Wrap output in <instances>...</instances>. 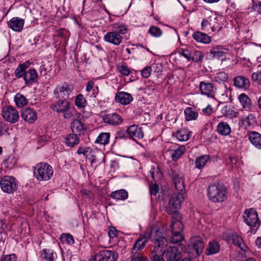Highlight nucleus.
Returning a JSON list of instances; mask_svg holds the SVG:
<instances>
[{
    "instance_id": "1",
    "label": "nucleus",
    "mask_w": 261,
    "mask_h": 261,
    "mask_svg": "<svg viewBox=\"0 0 261 261\" xmlns=\"http://www.w3.org/2000/svg\"><path fill=\"white\" fill-rule=\"evenodd\" d=\"M160 232L159 228L154 227L150 232L151 241L154 244V248L150 254L151 261H165L163 259L164 254L165 255L164 249L167 245V240L166 236L158 233Z\"/></svg>"
},
{
    "instance_id": "2",
    "label": "nucleus",
    "mask_w": 261,
    "mask_h": 261,
    "mask_svg": "<svg viewBox=\"0 0 261 261\" xmlns=\"http://www.w3.org/2000/svg\"><path fill=\"white\" fill-rule=\"evenodd\" d=\"M77 153L83 154L90 162L91 166L95 168L105 161L103 153L96 148L80 146L77 150Z\"/></svg>"
},
{
    "instance_id": "3",
    "label": "nucleus",
    "mask_w": 261,
    "mask_h": 261,
    "mask_svg": "<svg viewBox=\"0 0 261 261\" xmlns=\"http://www.w3.org/2000/svg\"><path fill=\"white\" fill-rule=\"evenodd\" d=\"M207 196L210 200L213 202H222L227 198L226 188L219 184H212L208 187Z\"/></svg>"
},
{
    "instance_id": "4",
    "label": "nucleus",
    "mask_w": 261,
    "mask_h": 261,
    "mask_svg": "<svg viewBox=\"0 0 261 261\" xmlns=\"http://www.w3.org/2000/svg\"><path fill=\"white\" fill-rule=\"evenodd\" d=\"M154 227H158L159 228L160 232H158V234L161 233V234L166 236L167 225L162 224L161 222H157L155 225H152L150 227L148 232L144 234H140L139 238L138 239L132 248L133 254H137L138 250L144 248L148 239L151 240L150 232L151 229Z\"/></svg>"
},
{
    "instance_id": "5",
    "label": "nucleus",
    "mask_w": 261,
    "mask_h": 261,
    "mask_svg": "<svg viewBox=\"0 0 261 261\" xmlns=\"http://www.w3.org/2000/svg\"><path fill=\"white\" fill-rule=\"evenodd\" d=\"M53 173V168L46 163L37 164L34 170V175L39 181L49 180L52 177Z\"/></svg>"
},
{
    "instance_id": "6",
    "label": "nucleus",
    "mask_w": 261,
    "mask_h": 261,
    "mask_svg": "<svg viewBox=\"0 0 261 261\" xmlns=\"http://www.w3.org/2000/svg\"><path fill=\"white\" fill-rule=\"evenodd\" d=\"M18 184L16 178L12 176H4L0 180L2 190L8 194L14 193L18 189Z\"/></svg>"
},
{
    "instance_id": "7",
    "label": "nucleus",
    "mask_w": 261,
    "mask_h": 261,
    "mask_svg": "<svg viewBox=\"0 0 261 261\" xmlns=\"http://www.w3.org/2000/svg\"><path fill=\"white\" fill-rule=\"evenodd\" d=\"M70 106V102L66 99H59L51 106V108L57 113H62L65 119H70L73 116Z\"/></svg>"
},
{
    "instance_id": "8",
    "label": "nucleus",
    "mask_w": 261,
    "mask_h": 261,
    "mask_svg": "<svg viewBox=\"0 0 261 261\" xmlns=\"http://www.w3.org/2000/svg\"><path fill=\"white\" fill-rule=\"evenodd\" d=\"M246 223L249 226L251 232L255 233L260 225L257 212L253 208H250L247 212L246 211Z\"/></svg>"
},
{
    "instance_id": "9",
    "label": "nucleus",
    "mask_w": 261,
    "mask_h": 261,
    "mask_svg": "<svg viewBox=\"0 0 261 261\" xmlns=\"http://www.w3.org/2000/svg\"><path fill=\"white\" fill-rule=\"evenodd\" d=\"M184 196L181 193H174L170 198L167 212L168 214L175 213L180 207L181 203L184 201Z\"/></svg>"
},
{
    "instance_id": "10",
    "label": "nucleus",
    "mask_w": 261,
    "mask_h": 261,
    "mask_svg": "<svg viewBox=\"0 0 261 261\" xmlns=\"http://www.w3.org/2000/svg\"><path fill=\"white\" fill-rule=\"evenodd\" d=\"M2 115L4 120L11 123L17 122L19 118L18 112L11 106L4 107L2 111Z\"/></svg>"
},
{
    "instance_id": "11",
    "label": "nucleus",
    "mask_w": 261,
    "mask_h": 261,
    "mask_svg": "<svg viewBox=\"0 0 261 261\" xmlns=\"http://www.w3.org/2000/svg\"><path fill=\"white\" fill-rule=\"evenodd\" d=\"M72 91V88L67 84H62L56 87L54 90L55 97L59 99H66Z\"/></svg>"
},
{
    "instance_id": "12",
    "label": "nucleus",
    "mask_w": 261,
    "mask_h": 261,
    "mask_svg": "<svg viewBox=\"0 0 261 261\" xmlns=\"http://www.w3.org/2000/svg\"><path fill=\"white\" fill-rule=\"evenodd\" d=\"M199 88L201 95L209 98L215 97L217 88L213 84L202 81L199 84Z\"/></svg>"
},
{
    "instance_id": "13",
    "label": "nucleus",
    "mask_w": 261,
    "mask_h": 261,
    "mask_svg": "<svg viewBox=\"0 0 261 261\" xmlns=\"http://www.w3.org/2000/svg\"><path fill=\"white\" fill-rule=\"evenodd\" d=\"M185 151L186 147L185 146L176 144L171 145L167 150V152L173 161H177Z\"/></svg>"
},
{
    "instance_id": "14",
    "label": "nucleus",
    "mask_w": 261,
    "mask_h": 261,
    "mask_svg": "<svg viewBox=\"0 0 261 261\" xmlns=\"http://www.w3.org/2000/svg\"><path fill=\"white\" fill-rule=\"evenodd\" d=\"M165 257L167 261H192L189 258H180V254L177 248L175 247H169L165 251Z\"/></svg>"
},
{
    "instance_id": "15",
    "label": "nucleus",
    "mask_w": 261,
    "mask_h": 261,
    "mask_svg": "<svg viewBox=\"0 0 261 261\" xmlns=\"http://www.w3.org/2000/svg\"><path fill=\"white\" fill-rule=\"evenodd\" d=\"M117 254L109 250H103L97 253L95 256V261H115Z\"/></svg>"
},
{
    "instance_id": "16",
    "label": "nucleus",
    "mask_w": 261,
    "mask_h": 261,
    "mask_svg": "<svg viewBox=\"0 0 261 261\" xmlns=\"http://www.w3.org/2000/svg\"><path fill=\"white\" fill-rule=\"evenodd\" d=\"M102 118L104 123L113 126L119 125L123 122L122 117L116 113L105 114Z\"/></svg>"
},
{
    "instance_id": "17",
    "label": "nucleus",
    "mask_w": 261,
    "mask_h": 261,
    "mask_svg": "<svg viewBox=\"0 0 261 261\" xmlns=\"http://www.w3.org/2000/svg\"><path fill=\"white\" fill-rule=\"evenodd\" d=\"M126 134L130 139L136 142L142 139L144 136L142 128L136 125L129 126L126 129Z\"/></svg>"
},
{
    "instance_id": "18",
    "label": "nucleus",
    "mask_w": 261,
    "mask_h": 261,
    "mask_svg": "<svg viewBox=\"0 0 261 261\" xmlns=\"http://www.w3.org/2000/svg\"><path fill=\"white\" fill-rule=\"evenodd\" d=\"M223 239L228 242L232 241L233 244L238 246L242 250H244L245 243L243 239L235 233L225 232L222 236Z\"/></svg>"
},
{
    "instance_id": "19",
    "label": "nucleus",
    "mask_w": 261,
    "mask_h": 261,
    "mask_svg": "<svg viewBox=\"0 0 261 261\" xmlns=\"http://www.w3.org/2000/svg\"><path fill=\"white\" fill-rule=\"evenodd\" d=\"M122 36L114 30L107 32L103 36V40L105 42L114 45H119L122 42Z\"/></svg>"
},
{
    "instance_id": "20",
    "label": "nucleus",
    "mask_w": 261,
    "mask_h": 261,
    "mask_svg": "<svg viewBox=\"0 0 261 261\" xmlns=\"http://www.w3.org/2000/svg\"><path fill=\"white\" fill-rule=\"evenodd\" d=\"M21 116L25 121L29 123H34L37 119L36 111L33 108L29 107L22 109Z\"/></svg>"
},
{
    "instance_id": "21",
    "label": "nucleus",
    "mask_w": 261,
    "mask_h": 261,
    "mask_svg": "<svg viewBox=\"0 0 261 261\" xmlns=\"http://www.w3.org/2000/svg\"><path fill=\"white\" fill-rule=\"evenodd\" d=\"M190 243L196 251V256H199L202 253L204 247L203 239L199 236H195L191 239Z\"/></svg>"
},
{
    "instance_id": "22",
    "label": "nucleus",
    "mask_w": 261,
    "mask_h": 261,
    "mask_svg": "<svg viewBox=\"0 0 261 261\" xmlns=\"http://www.w3.org/2000/svg\"><path fill=\"white\" fill-rule=\"evenodd\" d=\"M24 24V20L18 17L12 18L7 21L8 27L13 31L17 32H21Z\"/></svg>"
},
{
    "instance_id": "23",
    "label": "nucleus",
    "mask_w": 261,
    "mask_h": 261,
    "mask_svg": "<svg viewBox=\"0 0 261 261\" xmlns=\"http://www.w3.org/2000/svg\"><path fill=\"white\" fill-rule=\"evenodd\" d=\"M115 100L123 105H128L133 101V98L130 94L125 92H118L115 97Z\"/></svg>"
},
{
    "instance_id": "24",
    "label": "nucleus",
    "mask_w": 261,
    "mask_h": 261,
    "mask_svg": "<svg viewBox=\"0 0 261 261\" xmlns=\"http://www.w3.org/2000/svg\"><path fill=\"white\" fill-rule=\"evenodd\" d=\"M37 71L33 68H30L24 73L23 80L26 85H31L35 83L38 79Z\"/></svg>"
},
{
    "instance_id": "25",
    "label": "nucleus",
    "mask_w": 261,
    "mask_h": 261,
    "mask_svg": "<svg viewBox=\"0 0 261 261\" xmlns=\"http://www.w3.org/2000/svg\"><path fill=\"white\" fill-rule=\"evenodd\" d=\"M248 139L250 143L255 147L261 149V134L255 131L248 133Z\"/></svg>"
},
{
    "instance_id": "26",
    "label": "nucleus",
    "mask_w": 261,
    "mask_h": 261,
    "mask_svg": "<svg viewBox=\"0 0 261 261\" xmlns=\"http://www.w3.org/2000/svg\"><path fill=\"white\" fill-rule=\"evenodd\" d=\"M211 54L215 58L224 60L226 58L228 54V49L221 46H217L212 48L210 51Z\"/></svg>"
},
{
    "instance_id": "27",
    "label": "nucleus",
    "mask_w": 261,
    "mask_h": 261,
    "mask_svg": "<svg viewBox=\"0 0 261 261\" xmlns=\"http://www.w3.org/2000/svg\"><path fill=\"white\" fill-rule=\"evenodd\" d=\"M71 128L74 134L80 135L84 134L86 130V125L77 119H75L71 122Z\"/></svg>"
},
{
    "instance_id": "28",
    "label": "nucleus",
    "mask_w": 261,
    "mask_h": 261,
    "mask_svg": "<svg viewBox=\"0 0 261 261\" xmlns=\"http://www.w3.org/2000/svg\"><path fill=\"white\" fill-rule=\"evenodd\" d=\"M210 156L207 154H204L198 156L195 161V166L196 168L199 170H202L206 163L210 161Z\"/></svg>"
},
{
    "instance_id": "29",
    "label": "nucleus",
    "mask_w": 261,
    "mask_h": 261,
    "mask_svg": "<svg viewBox=\"0 0 261 261\" xmlns=\"http://www.w3.org/2000/svg\"><path fill=\"white\" fill-rule=\"evenodd\" d=\"M216 130L221 135L226 136L229 135L231 133L230 125L226 122L222 121L218 123Z\"/></svg>"
},
{
    "instance_id": "30",
    "label": "nucleus",
    "mask_w": 261,
    "mask_h": 261,
    "mask_svg": "<svg viewBox=\"0 0 261 261\" xmlns=\"http://www.w3.org/2000/svg\"><path fill=\"white\" fill-rule=\"evenodd\" d=\"M220 250V245L216 241H210L206 250V254L211 255L218 253Z\"/></svg>"
},
{
    "instance_id": "31",
    "label": "nucleus",
    "mask_w": 261,
    "mask_h": 261,
    "mask_svg": "<svg viewBox=\"0 0 261 261\" xmlns=\"http://www.w3.org/2000/svg\"><path fill=\"white\" fill-rule=\"evenodd\" d=\"M192 132L187 129L178 130L174 135L178 140L181 142L188 140L191 136Z\"/></svg>"
},
{
    "instance_id": "32",
    "label": "nucleus",
    "mask_w": 261,
    "mask_h": 261,
    "mask_svg": "<svg viewBox=\"0 0 261 261\" xmlns=\"http://www.w3.org/2000/svg\"><path fill=\"white\" fill-rule=\"evenodd\" d=\"M192 36L196 41L199 42L208 44L211 42V38L209 36L199 31L194 33Z\"/></svg>"
},
{
    "instance_id": "33",
    "label": "nucleus",
    "mask_w": 261,
    "mask_h": 261,
    "mask_svg": "<svg viewBox=\"0 0 261 261\" xmlns=\"http://www.w3.org/2000/svg\"><path fill=\"white\" fill-rule=\"evenodd\" d=\"M41 256L45 261H54L57 258V254L52 249H44Z\"/></svg>"
},
{
    "instance_id": "34",
    "label": "nucleus",
    "mask_w": 261,
    "mask_h": 261,
    "mask_svg": "<svg viewBox=\"0 0 261 261\" xmlns=\"http://www.w3.org/2000/svg\"><path fill=\"white\" fill-rule=\"evenodd\" d=\"M80 142V138L75 134L68 135L65 138V144L67 146L72 147L77 145Z\"/></svg>"
},
{
    "instance_id": "35",
    "label": "nucleus",
    "mask_w": 261,
    "mask_h": 261,
    "mask_svg": "<svg viewBox=\"0 0 261 261\" xmlns=\"http://www.w3.org/2000/svg\"><path fill=\"white\" fill-rule=\"evenodd\" d=\"M184 114L187 121L194 120L198 116L197 111L191 107L186 108L184 111Z\"/></svg>"
},
{
    "instance_id": "36",
    "label": "nucleus",
    "mask_w": 261,
    "mask_h": 261,
    "mask_svg": "<svg viewBox=\"0 0 261 261\" xmlns=\"http://www.w3.org/2000/svg\"><path fill=\"white\" fill-rule=\"evenodd\" d=\"M111 197L117 200H124L128 198V193L125 190L121 189L113 192Z\"/></svg>"
},
{
    "instance_id": "37",
    "label": "nucleus",
    "mask_w": 261,
    "mask_h": 261,
    "mask_svg": "<svg viewBox=\"0 0 261 261\" xmlns=\"http://www.w3.org/2000/svg\"><path fill=\"white\" fill-rule=\"evenodd\" d=\"M17 162V159L14 155H12L4 161L3 166L8 170H11L16 166Z\"/></svg>"
},
{
    "instance_id": "38",
    "label": "nucleus",
    "mask_w": 261,
    "mask_h": 261,
    "mask_svg": "<svg viewBox=\"0 0 261 261\" xmlns=\"http://www.w3.org/2000/svg\"><path fill=\"white\" fill-rule=\"evenodd\" d=\"M16 105L19 107H22L28 103V100L27 98L20 93H17L14 98Z\"/></svg>"
},
{
    "instance_id": "39",
    "label": "nucleus",
    "mask_w": 261,
    "mask_h": 261,
    "mask_svg": "<svg viewBox=\"0 0 261 261\" xmlns=\"http://www.w3.org/2000/svg\"><path fill=\"white\" fill-rule=\"evenodd\" d=\"M174 183L175 188L178 191H179L178 193H181L183 194L185 187L182 177L181 176L177 177H174Z\"/></svg>"
},
{
    "instance_id": "40",
    "label": "nucleus",
    "mask_w": 261,
    "mask_h": 261,
    "mask_svg": "<svg viewBox=\"0 0 261 261\" xmlns=\"http://www.w3.org/2000/svg\"><path fill=\"white\" fill-rule=\"evenodd\" d=\"M110 134L108 133H101L97 137L95 141V143L105 145L109 143Z\"/></svg>"
},
{
    "instance_id": "41",
    "label": "nucleus",
    "mask_w": 261,
    "mask_h": 261,
    "mask_svg": "<svg viewBox=\"0 0 261 261\" xmlns=\"http://www.w3.org/2000/svg\"><path fill=\"white\" fill-rule=\"evenodd\" d=\"M112 30L120 34V35L125 34L127 31L126 26L122 23H115L112 25Z\"/></svg>"
},
{
    "instance_id": "42",
    "label": "nucleus",
    "mask_w": 261,
    "mask_h": 261,
    "mask_svg": "<svg viewBox=\"0 0 261 261\" xmlns=\"http://www.w3.org/2000/svg\"><path fill=\"white\" fill-rule=\"evenodd\" d=\"M171 228L172 231L180 232L184 229V225L180 221L173 219L171 220Z\"/></svg>"
},
{
    "instance_id": "43",
    "label": "nucleus",
    "mask_w": 261,
    "mask_h": 261,
    "mask_svg": "<svg viewBox=\"0 0 261 261\" xmlns=\"http://www.w3.org/2000/svg\"><path fill=\"white\" fill-rule=\"evenodd\" d=\"M87 101L82 94H79L75 99V105L77 108H84L86 107Z\"/></svg>"
},
{
    "instance_id": "44",
    "label": "nucleus",
    "mask_w": 261,
    "mask_h": 261,
    "mask_svg": "<svg viewBox=\"0 0 261 261\" xmlns=\"http://www.w3.org/2000/svg\"><path fill=\"white\" fill-rule=\"evenodd\" d=\"M60 239L63 243H65L69 245H73L74 243V240L73 236L69 233H63Z\"/></svg>"
},
{
    "instance_id": "45",
    "label": "nucleus",
    "mask_w": 261,
    "mask_h": 261,
    "mask_svg": "<svg viewBox=\"0 0 261 261\" xmlns=\"http://www.w3.org/2000/svg\"><path fill=\"white\" fill-rule=\"evenodd\" d=\"M227 75L224 72H219L214 75L213 80L216 82L221 83L227 79Z\"/></svg>"
},
{
    "instance_id": "46",
    "label": "nucleus",
    "mask_w": 261,
    "mask_h": 261,
    "mask_svg": "<svg viewBox=\"0 0 261 261\" xmlns=\"http://www.w3.org/2000/svg\"><path fill=\"white\" fill-rule=\"evenodd\" d=\"M246 1L248 5V10L251 9L250 12L253 10L257 11L258 14H261V3L258 5H254L253 0H246Z\"/></svg>"
},
{
    "instance_id": "47",
    "label": "nucleus",
    "mask_w": 261,
    "mask_h": 261,
    "mask_svg": "<svg viewBox=\"0 0 261 261\" xmlns=\"http://www.w3.org/2000/svg\"><path fill=\"white\" fill-rule=\"evenodd\" d=\"M246 121L247 123L248 127L253 128L255 126H257V118L255 116L251 114L246 118Z\"/></svg>"
},
{
    "instance_id": "48",
    "label": "nucleus",
    "mask_w": 261,
    "mask_h": 261,
    "mask_svg": "<svg viewBox=\"0 0 261 261\" xmlns=\"http://www.w3.org/2000/svg\"><path fill=\"white\" fill-rule=\"evenodd\" d=\"M183 239V236L178 231H172L170 237V242L173 244H176L180 242Z\"/></svg>"
},
{
    "instance_id": "49",
    "label": "nucleus",
    "mask_w": 261,
    "mask_h": 261,
    "mask_svg": "<svg viewBox=\"0 0 261 261\" xmlns=\"http://www.w3.org/2000/svg\"><path fill=\"white\" fill-rule=\"evenodd\" d=\"M191 60L197 62L201 61L203 58V56L201 51L199 50H196L195 49H191Z\"/></svg>"
},
{
    "instance_id": "50",
    "label": "nucleus",
    "mask_w": 261,
    "mask_h": 261,
    "mask_svg": "<svg viewBox=\"0 0 261 261\" xmlns=\"http://www.w3.org/2000/svg\"><path fill=\"white\" fill-rule=\"evenodd\" d=\"M94 83L92 81L89 82L86 86V91L90 92L92 90V96H93L94 97H95L98 93V87H96L95 88H94Z\"/></svg>"
},
{
    "instance_id": "51",
    "label": "nucleus",
    "mask_w": 261,
    "mask_h": 261,
    "mask_svg": "<svg viewBox=\"0 0 261 261\" xmlns=\"http://www.w3.org/2000/svg\"><path fill=\"white\" fill-rule=\"evenodd\" d=\"M234 85L238 88H242L245 86V78L242 76H238L233 80Z\"/></svg>"
},
{
    "instance_id": "52",
    "label": "nucleus",
    "mask_w": 261,
    "mask_h": 261,
    "mask_svg": "<svg viewBox=\"0 0 261 261\" xmlns=\"http://www.w3.org/2000/svg\"><path fill=\"white\" fill-rule=\"evenodd\" d=\"M149 33L152 36L159 37L162 35L161 30L156 27L151 26L148 30Z\"/></svg>"
},
{
    "instance_id": "53",
    "label": "nucleus",
    "mask_w": 261,
    "mask_h": 261,
    "mask_svg": "<svg viewBox=\"0 0 261 261\" xmlns=\"http://www.w3.org/2000/svg\"><path fill=\"white\" fill-rule=\"evenodd\" d=\"M201 29L203 31L208 32L210 29L213 31V27H211L208 20L206 19H203L201 23Z\"/></svg>"
},
{
    "instance_id": "54",
    "label": "nucleus",
    "mask_w": 261,
    "mask_h": 261,
    "mask_svg": "<svg viewBox=\"0 0 261 261\" xmlns=\"http://www.w3.org/2000/svg\"><path fill=\"white\" fill-rule=\"evenodd\" d=\"M17 257L15 254H11L3 256L1 258V261H16Z\"/></svg>"
},
{
    "instance_id": "55",
    "label": "nucleus",
    "mask_w": 261,
    "mask_h": 261,
    "mask_svg": "<svg viewBox=\"0 0 261 261\" xmlns=\"http://www.w3.org/2000/svg\"><path fill=\"white\" fill-rule=\"evenodd\" d=\"M151 71L152 69L151 67L146 66L144 67L141 71L142 76L144 78H148L150 75Z\"/></svg>"
},
{
    "instance_id": "56",
    "label": "nucleus",
    "mask_w": 261,
    "mask_h": 261,
    "mask_svg": "<svg viewBox=\"0 0 261 261\" xmlns=\"http://www.w3.org/2000/svg\"><path fill=\"white\" fill-rule=\"evenodd\" d=\"M150 193L151 196H155L159 192V187L156 184H153L149 186Z\"/></svg>"
},
{
    "instance_id": "57",
    "label": "nucleus",
    "mask_w": 261,
    "mask_h": 261,
    "mask_svg": "<svg viewBox=\"0 0 261 261\" xmlns=\"http://www.w3.org/2000/svg\"><path fill=\"white\" fill-rule=\"evenodd\" d=\"M119 72L125 76H127L130 73L129 69L125 65H121L119 67Z\"/></svg>"
},
{
    "instance_id": "58",
    "label": "nucleus",
    "mask_w": 261,
    "mask_h": 261,
    "mask_svg": "<svg viewBox=\"0 0 261 261\" xmlns=\"http://www.w3.org/2000/svg\"><path fill=\"white\" fill-rule=\"evenodd\" d=\"M25 71L19 65L15 71V74L17 77L20 78L24 77V73Z\"/></svg>"
},
{
    "instance_id": "59",
    "label": "nucleus",
    "mask_w": 261,
    "mask_h": 261,
    "mask_svg": "<svg viewBox=\"0 0 261 261\" xmlns=\"http://www.w3.org/2000/svg\"><path fill=\"white\" fill-rule=\"evenodd\" d=\"M81 193L82 195L86 199H91L92 197V192L87 189H83L81 191Z\"/></svg>"
},
{
    "instance_id": "60",
    "label": "nucleus",
    "mask_w": 261,
    "mask_h": 261,
    "mask_svg": "<svg viewBox=\"0 0 261 261\" xmlns=\"http://www.w3.org/2000/svg\"><path fill=\"white\" fill-rule=\"evenodd\" d=\"M131 261H148L145 257L141 255L133 254Z\"/></svg>"
},
{
    "instance_id": "61",
    "label": "nucleus",
    "mask_w": 261,
    "mask_h": 261,
    "mask_svg": "<svg viewBox=\"0 0 261 261\" xmlns=\"http://www.w3.org/2000/svg\"><path fill=\"white\" fill-rule=\"evenodd\" d=\"M108 235L111 239H113L117 235V231L115 227H110L108 231Z\"/></svg>"
},
{
    "instance_id": "62",
    "label": "nucleus",
    "mask_w": 261,
    "mask_h": 261,
    "mask_svg": "<svg viewBox=\"0 0 261 261\" xmlns=\"http://www.w3.org/2000/svg\"><path fill=\"white\" fill-rule=\"evenodd\" d=\"M191 50L190 49H184L183 50L180 54L188 60H191Z\"/></svg>"
},
{
    "instance_id": "63",
    "label": "nucleus",
    "mask_w": 261,
    "mask_h": 261,
    "mask_svg": "<svg viewBox=\"0 0 261 261\" xmlns=\"http://www.w3.org/2000/svg\"><path fill=\"white\" fill-rule=\"evenodd\" d=\"M236 160L234 158L230 156L226 160V164L230 168H232L233 167V164L236 163Z\"/></svg>"
},
{
    "instance_id": "64",
    "label": "nucleus",
    "mask_w": 261,
    "mask_h": 261,
    "mask_svg": "<svg viewBox=\"0 0 261 261\" xmlns=\"http://www.w3.org/2000/svg\"><path fill=\"white\" fill-rule=\"evenodd\" d=\"M252 78L253 81H259L261 80V71L256 72V73H253L252 74Z\"/></svg>"
}]
</instances>
